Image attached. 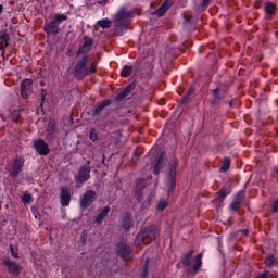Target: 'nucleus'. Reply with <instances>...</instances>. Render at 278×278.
I'll use <instances>...</instances> for the list:
<instances>
[{
    "mask_svg": "<svg viewBox=\"0 0 278 278\" xmlns=\"http://www.w3.org/2000/svg\"><path fill=\"white\" fill-rule=\"evenodd\" d=\"M88 55L78 56L76 64L74 65L72 73L77 81H84L85 77H89V75H94L97 71H99V62L93 61L89 64Z\"/></svg>",
    "mask_w": 278,
    "mask_h": 278,
    "instance_id": "1",
    "label": "nucleus"
},
{
    "mask_svg": "<svg viewBox=\"0 0 278 278\" xmlns=\"http://www.w3.org/2000/svg\"><path fill=\"white\" fill-rule=\"evenodd\" d=\"M160 236L156 225H150L141 228L136 237V244H151Z\"/></svg>",
    "mask_w": 278,
    "mask_h": 278,
    "instance_id": "2",
    "label": "nucleus"
},
{
    "mask_svg": "<svg viewBox=\"0 0 278 278\" xmlns=\"http://www.w3.org/2000/svg\"><path fill=\"white\" fill-rule=\"evenodd\" d=\"M64 21H68V15L60 13L55 14L52 21L47 22L43 25V31L47 36H58V34H60V25L61 23H64Z\"/></svg>",
    "mask_w": 278,
    "mask_h": 278,
    "instance_id": "3",
    "label": "nucleus"
},
{
    "mask_svg": "<svg viewBox=\"0 0 278 278\" xmlns=\"http://www.w3.org/2000/svg\"><path fill=\"white\" fill-rule=\"evenodd\" d=\"M25 167V159L21 156H16L11 163L10 168L8 169L9 176L11 179H16L21 173H23V168Z\"/></svg>",
    "mask_w": 278,
    "mask_h": 278,
    "instance_id": "4",
    "label": "nucleus"
},
{
    "mask_svg": "<svg viewBox=\"0 0 278 278\" xmlns=\"http://www.w3.org/2000/svg\"><path fill=\"white\" fill-rule=\"evenodd\" d=\"M227 92H229V86L226 85H220L219 87H216L215 89H213L211 91L212 93V101H211V105H220L223 99H225V97H227Z\"/></svg>",
    "mask_w": 278,
    "mask_h": 278,
    "instance_id": "5",
    "label": "nucleus"
},
{
    "mask_svg": "<svg viewBox=\"0 0 278 278\" xmlns=\"http://www.w3.org/2000/svg\"><path fill=\"white\" fill-rule=\"evenodd\" d=\"M91 172L92 167H90V161H88L87 165L80 166L77 174L75 175L76 184H86V181H89Z\"/></svg>",
    "mask_w": 278,
    "mask_h": 278,
    "instance_id": "6",
    "label": "nucleus"
},
{
    "mask_svg": "<svg viewBox=\"0 0 278 278\" xmlns=\"http://www.w3.org/2000/svg\"><path fill=\"white\" fill-rule=\"evenodd\" d=\"M97 201V191L87 190L79 199V207L80 210H88L92 203Z\"/></svg>",
    "mask_w": 278,
    "mask_h": 278,
    "instance_id": "7",
    "label": "nucleus"
},
{
    "mask_svg": "<svg viewBox=\"0 0 278 278\" xmlns=\"http://www.w3.org/2000/svg\"><path fill=\"white\" fill-rule=\"evenodd\" d=\"M2 264L8 269L9 275L16 278L21 275V270H23V267H21V264L16 261H12L9 257L2 258Z\"/></svg>",
    "mask_w": 278,
    "mask_h": 278,
    "instance_id": "8",
    "label": "nucleus"
},
{
    "mask_svg": "<svg viewBox=\"0 0 278 278\" xmlns=\"http://www.w3.org/2000/svg\"><path fill=\"white\" fill-rule=\"evenodd\" d=\"M83 40L84 43L78 48L76 52V58L88 55V53L92 51V47L94 46V38L88 37V35H84Z\"/></svg>",
    "mask_w": 278,
    "mask_h": 278,
    "instance_id": "9",
    "label": "nucleus"
},
{
    "mask_svg": "<svg viewBox=\"0 0 278 278\" xmlns=\"http://www.w3.org/2000/svg\"><path fill=\"white\" fill-rule=\"evenodd\" d=\"M129 18H134V12L128 11L125 7H122L115 14V21L119 27H125L129 23Z\"/></svg>",
    "mask_w": 278,
    "mask_h": 278,
    "instance_id": "10",
    "label": "nucleus"
},
{
    "mask_svg": "<svg viewBox=\"0 0 278 278\" xmlns=\"http://www.w3.org/2000/svg\"><path fill=\"white\" fill-rule=\"evenodd\" d=\"M33 149H35L38 155L47 156L51 153V149L49 148V143L45 141V139H36L33 141Z\"/></svg>",
    "mask_w": 278,
    "mask_h": 278,
    "instance_id": "11",
    "label": "nucleus"
},
{
    "mask_svg": "<svg viewBox=\"0 0 278 278\" xmlns=\"http://www.w3.org/2000/svg\"><path fill=\"white\" fill-rule=\"evenodd\" d=\"M34 80L31 78L23 79L21 83V97L22 99H29L34 94L33 87Z\"/></svg>",
    "mask_w": 278,
    "mask_h": 278,
    "instance_id": "12",
    "label": "nucleus"
},
{
    "mask_svg": "<svg viewBox=\"0 0 278 278\" xmlns=\"http://www.w3.org/2000/svg\"><path fill=\"white\" fill-rule=\"evenodd\" d=\"M146 188H147V180L144 178H140L136 180L134 192H135V195L137 197L138 203H142Z\"/></svg>",
    "mask_w": 278,
    "mask_h": 278,
    "instance_id": "13",
    "label": "nucleus"
},
{
    "mask_svg": "<svg viewBox=\"0 0 278 278\" xmlns=\"http://www.w3.org/2000/svg\"><path fill=\"white\" fill-rule=\"evenodd\" d=\"M131 251H134V249L130 248V245L125 242H119L117 244V254L125 262H129V255H131Z\"/></svg>",
    "mask_w": 278,
    "mask_h": 278,
    "instance_id": "14",
    "label": "nucleus"
},
{
    "mask_svg": "<svg viewBox=\"0 0 278 278\" xmlns=\"http://www.w3.org/2000/svg\"><path fill=\"white\" fill-rule=\"evenodd\" d=\"M58 136V129L55 128V123L49 122L48 127L46 128V140L49 144L55 142Z\"/></svg>",
    "mask_w": 278,
    "mask_h": 278,
    "instance_id": "15",
    "label": "nucleus"
},
{
    "mask_svg": "<svg viewBox=\"0 0 278 278\" xmlns=\"http://www.w3.org/2000/svg\"><path fill=\"white\" fill-rule=\"evenodd\" d=\"M192 255H194V250L182 253L176 268L180 269L182 266H192Z\"/></svg>",
    "mask_w": 278,
    "mask_h": 278,
    "instance_id": "16",
    "label": "nucleus"
},
{
    "mask_svg": "<svg viewBox=\"0 0 278 278\" xmlns=\"http://www.w3.org/2000/svg\"><path fill=\"white\" fill-rule=\"evenodd\" d=\"M201 266H203V252L199 253L194 257L193 266H191L187 269L188 275H192V276L197 275V273H199V270H201Z\"/></svg>",
    "mask_w": 278,
    "mask_h": 278,
    "instance_id": "17",
    "label": "nucleus"
},
{
    "mask_svg": "<svg viewBox=\"0 0 278 278\" xmlns=\"http://www.w3.org/2000/svg\"><path fill=\"white\" fill-rule=\"evenodd\" d=\"M60 200H61L62 207H68V205H71V188L68 187L61 188Z\"/></svg>",
    "mask_w": 278,
    "mask_h": 278,
    "instance_id": "18",
    "label": "nucleus"
},
{
    "mask_svg": "<svg viewBox=\"0 0 278 278\" xmlns=\"http://www.w3.org/2000/svg\"><path fill=\"white\" fill-rule=\"evenodd\" d=\"M136 90V83L129 84L122 92H119L115 97V101L121 102L123 99H127L129 97L130 92H134Z\"/></svg>",
    "mask_w": 278,
    "mask_h": 278,
    "instance_id": "19",
    "label": "nucleus"
},
{
    "mask_svg": "<svg viewBox=\"0 0 278 278\" xmlns=\"http://www.w3.org/2000/svg\"><path fill=\"white\" fill-rule=\"evenodd\" d=\"M111 103H112V99H105L101 103H98L96 109L92 111L91 116L96 118L97 116H99V114H101V112H103L105 108H110Z\"/></svg>",
    "mask_w": 278,
    "mask_h": 278,
    "instance_id": "20",
    "label": "nucleus"
},
{
    "mask_svg": "<svg viewBox=\"0 0 278 278\" xmlns=\"http://www.w3.org/2000/svg\"><path fill=\"white\" fill-rule=\"evenodd\" d=\"M177 166H179V161L173 160L168 164V179H177Z\"/></svg>",
    "mask_w": 278,
    "mask_h": 278,
    "instance_id": "21",
    "label": "nucleus"
},
{
    "mask_svg": "<svg viewBox=\"0 0 278 278\" xmlns=\"http://www.w3.org/2000/svg\"><path fill=\"white\" fill-rule=\"evenodd\" d=\"M164 160H165L164 152H161L160 154H157L156 163H155L154 169H153V173L155 175H160V170H162V168H164Z\"/></svg>",
    "mask_w": 278,
    "mask_h": 278,
    "instance_id": "22",
    "label": "nucleus"
},
{
    "mask_svg": "<svg viewBox=\"0 0 278 278\" xmlns=\"http://www.w3.org/2000/svg\"><path fill=\"white\" fill-rule=\"evenodd\" d=\"M216 194L217 199H215V202L218 203V205H220L225 201V199H227V197L231 194V190L224 187L219 191H217Z\"/></svg>",
    "mask_w": 278,
    "mask_h": 278,
    "instance_id": "23",
    "label": "nucleus"
},
{
    "mask_svg": "<svg viewBox=\"0 0 278 278\" xmlns=\"http://www.w3.org/2000/svg\"><path fill=\"white\" fill-rule=\"evenodd\" d=\"M109 214H110V206H105L104 208H102L99 212V214L94 217L96 225H101L103 220H105Z\"/></svg>",
    "mask_w": 278,
    "mask_h": 278,
    "instance_id": "24",
    "label": "nucleus"
},
{
    "mask_svg": "<svg viewBox=\"0 0 278 278\" xmlns=\"http://www.w3.org/2000/svg\"><path fill=\"white\" fill-rule=\"evenodd\" d=\"M122 225L125 231H129V229L134 227V217H131V214L129 213L125 214Z\"/></svg>",
    "mask_w": 278,
    "mask_h": 278,
    "instance_id": "25",
    "label": "nucleus"
},
{
    "mask_svg": "<svg viewBox=\"0 0 278 278\" xmlns=\"http://www.w3.org/2000/svg\"><path fill=\"white\" fill-rule=\"evenodd\" d=\"M10 118L12 123H16L17 125H23V117L21 116V110H13L10 113Z\"/></svg>",
    "mask_w": 278,
    "mask_h": 278,
    "instance_id": "26",
    "label": "nucleus"
},
{
    "mask_svg": "<svg viewBox=\"0 0 278 278\" xmlns=\"http://www.w3.org/2000/svg\"><path fill=\"white\" fill-rule=\"evenodd\" d=\"M10 42V34H8V31H3V34L0 36V49L1 51L8 49V46Z\"/></svg>",
    "mask_w": 278,
    "mask_h": 278,
    "instance_id": "27",
    "label": "nucleus"
},
{
    "mask_svg": "<svg viewBox=\"0 0 278 278\" xmlns=\"http://www.w3.org/2000/svg\"><path fill=\"white\" fill-rule=\"evenodd\" d=\"M194 88H189V90L187 91V93L180 99V103L182 104H188L190 103V101H192V99H194Z\"/></svg>",
    "mask_w": 278,
    "mask_h": 278,
    "instance_id": "28",
    "label": "nucleus"
},
{
    "mask_svg": "<svg viewBox=\"0 0 278 278\" xmlns=\"http://www.w3.org/2000/svg\"><path fill=\"white\" fill-rule=\"evenodd\" d=\"M264 11L268 16H275L277 14V5L273 2H266Z\"/></svg>",
    "mask_w": 278,
    "mask_h": 278,
    "instance_id": "29",
    "label": "nucleus"
},
{
    "mask_svg": "<svg viewBox=\"0 0 278 278\" xmlns=\"http://www.w3.org/2000/svg\"><path fill=\"white\" fill-rule=\"evenodd\" d=\"M265 266L267 268H273L277 264V258L275 257V254H269L265 256Z\"/></svg>",
    "mask_w": 278,
    "mask_h": 278,
    "instance_id": "30",
    "label": "nucleus"
},
{
    "mask_svg": "<svg viewBox=\"0 0 278 278\" xmlns=\"http://www.w3.org/2000/svg\"><path fill=\"white\" fill-rule=\"evenodd\" d=\"M177 188V178H168V195L173 194L175 192V189Z\"/></svg>",
    "mask_w": 278,
    "mask_h": 278,
    "instance_id": "31",
    "label": "nucleus"
},
{
    "mask_svg": "<svg viewBox=\"0 0 278 278\" xmlns=\"http://www.w3.org/2000/svg\"><path fill=\"white\" fill-rule=\"evenodd\" d=\"M229 168H231V159L230 157H224L220 170L223 173H227V170H229Z\"/></svg>",
    "mask_w": 278,
    "mask_h": 278,
    "instance_id": "32",
    "label": "nucleus"
},
{
    "mask_svg": "<svg viewBox=\"0 0 278 278\" xmlns=\"http://www.w3.org/2000/svg\"><path fill=\"white\" fill-rule=\"evenodd\" d=\"M22 202L25 205H29L30 203L34 202V197L31 195V193H29L28 191H25L22 195Z\"/></svg>",
    "mask_w": 278,
    "mask_h": 278,
    "instance_id": "33",
    "label": "nucleus"
},
{
    "mask_svg": "<svg viewBox=\"0 0 278 278\" xmlns=\"http://www.w3.org/2000/svg\"><path fill=\"white\" fill-rule=\"evenodd\" d=\"M98 25L102 27V29H110L112 27V21L109 18L98 21Z\"/></svg>",
    "mask_w": 278,
    "mask_h": 278,
    "instance_id": "34",
    "label": "nucleus"
},
{
    "mask_svg": "<svg viewBox=\"0 0 278 278\" xmlns=\"http://www.w3.org/2000/svg\"><path fill=\"white\" fill-rule=\"evenodd\" d=\"M131 73H134V67L129 65H125L122 71V77H130Z\"/></svg>",
    "mask_w": 278,
    "mask_h": 278,
    "instance_id": "35",
    "label": "nucleus"
},
{
    "mask_svg": "<svg viewBox=\"0 0 278 278\" xmlns=\"http://www.w3.org/2000/svg\"><path fill=\"white\" fill-rule=\"evenodd\" d=\"M245 197H247V191H244V190H240L237 194H236V197H235V201H237V202H239V203H242V201L245 199Z\"/></svg>",
    "mask_w": 278,
    "mask_h": 278,
    "instance_id": "36",
    "label": "nucleus"
},
{
    "mask_svg": "<svg viewBox=\"0 0 278 278\" xmlns=\"http://www.w3.org/2000/svg\"><path fill=\"white\" fill-rule=\"evenodd\" d=\"M242 203L233 200L229 206L230 212H238L240 210Z\"/></svg>",
    "mask_w": 278,
    "mask_h": 278,
    "instance_id": "37",
    "label": "nucleus"
},
{
    "mask_svg": "<svg viewBox=\"0 0 278 278\" xmlns=\"http://www.w3.org/2000/svg\"><path fill=\"white\" fill-rule=\"evenodd\" d=\"M149 275V258L146 260V263L142 267L141 277L140 278H147Z\"/></svg>",
    "mask_w": 278,
    "mask_h": 278,
    "instance_id": "38",
    "label": "nucleus"
},
{
    "mask_svg": "<svg viewBox=\"0 0 278 278\" xmlns=\"http://www.w3.org/2000/svg\"><path fill=\"white\" fill-rule=\"evenodd\" d=\"M89 140H91L92 142H97V140H99V135L97 134V129L94 128L90 129Z\"/></svg>",
    "mask_w": 278,
    "mask_h": 278,
    "instance_id": "39",
    "label": "nucleus"
},
{
    "mask_svg": "<svg viewBox=\"0 0 278 278\" xmlns=\"http://www.w3.org/2000/svg\"><path fill=\"white\" fill-rule=\"evenodd\" d=\"M166 12H168V9L163 7V4L154 12V14H156V16H164V14H166Z\"/></svg>",
    "mask_w": 278,
    "mask_h": 278,
    "instance_id": "40",
    "label": "nucleus"
},
{
    "mask_svg": "<svg viewBox=\"0 0 278 278\" xmlns=\"http://www.w3.org/2000/svg\"><path fill=\"white\" fill-rule=\"evenodd\" d=\"M168 207V201L161 200L157 204V210H161V212H164L165 208Z\"/></svg>",
    "mask_w": 278,
    "mask_h": 278,
    "instance_id": "41",
    "label": "nucleus"
},
{
    "mask_svg": "<svg viewBox=\"0 0 278 278\" xmlns=\"http://www.w3.org/2000/svg\"><path fill=\"white\" fill-rule=\"evenodd\" d=\"M31 214L35 216L37 220H40V211H38V206H31Z\"/></svg>",
    "mask_w": 278,
    "mask_h": 278,
    "instance_id": "42",
    "label": "nucleus"
},
{
    "mask_svg": "<svg viewBox=\"0 0 278 278\" xmlns=\"http://www.w3.org/2000/svg\"><path fill=\"white\" fill-rule=\"evenodd\" d=\"M271 213L278 214V198L271 202Z\"/></svg>",
    "mask_w": 278,
    "mask_h": 278,
    "instance_id": "43",
    "label": "nucleus"
},
{
    "mask_svg": "<svg viewBox=\"0 0 278 278\" xmlns=\"http://www.w3.org/2000/svg\"><path fill=\"white\" fill-rule=\"evenodd\" d=\"M162 5L164 8H166L167 10H170V8H173V5H175V0H165Z\"/></svg>",
    "mask_w": 278,
    "mask_h": 278,
    "instance_id": "44",
    "label": "nucleus"
},
{
    "mask_svg": "<svg viewBox=\"0 0 278 278\" xmlns=\"http://www.w3.org/2000/svg\"><path fill=\"white\" fill-rule=\"evenodd\" d=\"M270 277H275V276L271 275L269 270H265L264 273L258 274L255 278H270Z\"/></svg>",
    "mask_w": 278,
    "mask_h": 278,
    "instance_id": "45",
    "label": "nucleus"
},
{
    "mask_svg": "<svg viewBox=\"0 0 278 278\" xmlns=\"http://www.w3.org/2000/svg\"><path fill=\"white\" fill-rule=\"evenodd\" d=\"M46 97H47V90L41 89V102L39 104V108H43Z\"/></svg>",
    "mask_w": 278,
    "mask_h": 278,
    "instance_id": "46",
    "label": "nucleus"
},
{
    "mask_svg": "<svg viewBox=\"0 0 278 278\" xmlns=\"http://www.w3.org/2000/svg\"><path fill=\"white\" fill-rule=\"evenodd\" d=\"M210 3H212V0H202L200 8H202V10H207V7L210 5Z\"/></svg>",
    "mask_w": 278,
    "mask_h": 278,
    "instance_id": "47",
    "label": "nucleus"
},
{
    "mask_svg": "<svg viewBox=\"0 0 278 278\" xmlns=\"http://www.w3.org/2000/svg\"><path fill=\"white\" fill-rule=\"evenodd\" d=\"M10 253L11 255L15 258V260H18V252L16 250H14V247L13 245H10Z\"/></svg>",
    "mask_w": 278,
    "mask_h": 278,
    "instance_id": "48",
    "label": "nucleus"
},
{
    "mask_svg": "<svg viewBox=\"0 0 278 278\" xmlns=\"http://www.w3.org/2000/svg\"><path fill=\"white\" fill-rule=\"evenodd\" d=\"M184 21H185V23H187L188 25H194V21L192 20L191 16L184 15Z\"/></svg>",
    "mask_w": 278,
    "mask_h": 278,
    "instance_id": "49",
    "label": "nucleus"
},
{
    "mask_svg": "<svg viewBox=\"0 0 278 278\" xmlns=\"http://www.w3.org/2000/svg\"><path fill=\"white\" fill-rule=\"evenodd\" d=\"M152 199H155V192H151L148 198V203H151Z\"/></svg>",
    "mask_w": 278,
    "mask_h": 278,
    "instance_id": "50",
    "label": "nucleus"
},
{
    "mask_svg": "<svg viewBox=\"0 0 278 278\" xmlns=\"http://www.w3.org/2000/svg\"><path fill=\"white\" fill-rule=\"evenodd\" d=\"M233 103H236V100L231 99L228 104H229V108H233Z\"/></svg>",
    "mask_w": 278,
    "mask_h": 278,
    "instance_id": "51",
    "label": "nucleus"
},
{
    "mask_svg": "<svg viewBox=\"0 0 278 278\" xmlns=\"http://www.w3.org/2000/svg\"><path fill=\"white\" fill-rule=\"evenodd\" d=\"M101 164H103L104 166H108V164H105V154L102 155Z\"/></svg>",
    "mask_w": 278,
    "mask_h": 278,
    "instance_id": "52",
    "label": "nucleus"
},
{
    "mask_svg": "<svg viewBox=\"0 0 278 278\" xmlns=\"http://www.w3.org/2000/svg\"><path fill=\"white\" fill-rule=\"evenodd\" d=\"M241 233H243V236H249V229L241 230Z\"/></svg>",
    "mask_w": 278,
    "mask_h": 278,
    "instance_id": "53",
    "label": "nucleus"
},
{
    "mask_svg": "<svg viewBox=\"0 0 278 278\" xmlns=\"http://www.w3.org/2000/svg\"><path fill=\"white\" fill-rule=\"evenodd\" d=\"M274 173L278 175V165L274 167Z\"/></svg>",
    "mask_w": 278,
    "mask_h": 278,
    "instance_id": "54",
    "label": "nucleus"
},
{
    "mask_svg": "<svg viewBox=\"0 0 278 278\" xmlns=\"http://www.w3.org/2000/svg\"><path fill=\"white\" fill-rule=\"evenodd\" d=\"M0 14H3V4H0Z\"/></svg>",
    "mask_w": 278,
    "mask_h": 278,
    "instance_id": "55",
    "label": "nucleus"
},
{
    "mask_svg": "<svg viewBox=\"0 0 278 278\" xmlns=\"http://www.w3.org/2000/svg\"><path fill=\"white\" fill-rule=\"evenodd\" d=\"M275 36H276V38H278V30L275 31Z\"/></svg>",
    "mask_w": 278,
    "mask_h": 278,
    "instance_id": "56",
    "label": "nucleus"
},
{
    "mask_svg": "<svg viewBox=\"0 0 278 278\" xmlns=\"http://www.w3.org/2000/svg\"><path fill=\"white\" fill-rule=\"evenodd\" d=\"M3 202L0 200V210H1V204H2Z\"/></svg>",
    "mask_w": 278,
    "mask_h": 278,
    "instance_id": "57",
    "label": "nucleus"
}]
</instances>
